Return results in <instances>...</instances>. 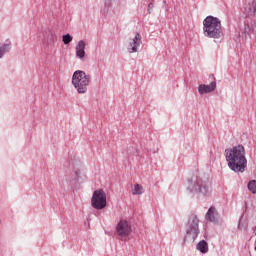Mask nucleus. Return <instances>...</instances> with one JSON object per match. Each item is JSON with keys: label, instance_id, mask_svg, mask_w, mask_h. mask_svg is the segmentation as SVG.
Segmentation results:
<instances>
[{"label": "nucleus", "instance_id": "f257e3e1", "mask_svg": "<svg viewBox=\"0 0 256 256\" xmlns=\"http://www.w3.org/2000/svg\"><path fill=\"white\" fill-rule=\"evenodd\" d=\"M225 157L231 171H234V173H245L247 158L245 157V147L243 145L226 149Z\"/></svg>", "mask_w": 256, "mask_h": 256}, {"label": "nucleus", "instance_id": "f03ea898", "mask_svg": "<svg viewBox=\"0 0 256 256\" xmlns=\"http://www.w3.org/2000/svg\"><path fill=\"white\" fill-rule=\"evenodd\" d=\"M203 33L208 39H221L223 37L221 20L214 16H207L203 20Z\"/></svg>", "mask_w": 256, "mask_h": 256}, {"label": "nucleus", "instance_id": "7ed1b4c3", "mask_svg": "<svg viewBox=\"0 0 256 256\" xmlns=\"http://www.w3.org/2000/svg\"><path fill=\"white\" fill-rule=\"evenodd\" d=\"M91 83V76L83 70H76L72 75V85L80 94L87 93V88Z\"/></svg>", "mask_w": 256, "mask_h": 256}, {"label": "nucleus", "instance_id": "20e7f679", "mask_svg": "<svg viewBox=\"0 0 256 256\" xmlns=\"http://www.w3.org/2000/svg\"><path fill=\"white\" fill-rule=\"evenodd\" d=\"M91 205L93 209H97L99 211L107 207V193H105L104 189H98L93 192Z\"/></svg>", "mask_w": 256, "mask_h": 256}, {"label": "nucleus", "instance_id": "39448f33", "mask_svg": "<svg viewBox=\"0 0 256 256\" xmlns=\"http://www.w3.org/2000/svg\"><path fill=\"white\" fill-rule=\"evenodd\" d=\"M133 229L131 228V223L127 221V219H120L116 224V235L121 237V239H125V237H129L131 235Z\"/></svg>", "mask_w": 256, "mask_h": 256}, {"label": "nucleus", "instance_id": "423d86ee", "mask_svg": "<svg viewBox=\"0 0 256 256\" xmlns=\"http://www.w3.org/2000/svg\"><path fill=\"white\" fill-rule=\"evenodd\" d=\"M188 225L187 236L192 241H195V239H197V235H199V218L195 215L190 216Z\"/></svg>", "mask_w": 256, "mask_h": 256}, {"label": "nucleus", "instance_id": "0eeeda50", "mask_svg": "<svg viewBox=\"0 0 256 256\" xmlns=\"http://www.w3.org/2000/svg\"><path fill=\"white\" fill-rule=\"evenodd\" d=\"M191 191L201 193L202 195H209V185L203 180H197L194 186H190Z\"/></svg>", "mask_w": 256, "mask_h": 256}, {"label": "nucleus", "instance_id": "6e6552de", "mask_svg": "<svg viewBox=\"0 0 256 256\" xmlns=\"http://www.w3.org/2000/svg\"><path fill=\"white\" fill-rule=\"evenodd\" d=\"M141 45V35L136 33L135 37L130 39L127 45V50L129 53H137V48Z\"/></svg>", "mask_w": 256, "mask_h": 256}, {"label": "nucleus", "instance_id": "1a4fd4ad", "mask_svg": "<svg viewBox=\"0 0 256 256\" xmlns=\"http://www.w3.org/2000/svg\"><path fill=\"white\" fill-rule=\"evenodd\" d=\"M215 89H217V82H211L209 85H199L198 87V93L200 95H205V93H213V91H215Z\"/></svg>", "mask_w": 256, "mask_h": 256}, {"label": "nucleus", "instance_id": "9d476101", "mask_svg": "<svg viewBox=\"0 0 256 256\" xmlns=\"http://www.w3.org/2000/svg\"><path fill=\"white\" fill-rule=\"evenodd\" d=\"M87 44H85V41L80 40L78 44L76 45V56L78 59H83L85 57V47Z\"/></svg>", "mask_w": 256, "mask_h": 256}, {"label": "nucleus", "instance_id": "9b49d317", "mask_svg": "<svg viewBox=\"0 0 256 256\" xmlns=\"http://www.w3.org/2000/svg\"><path fill=\"white\" fill-rule=\"evenodd\" d=\"M197 249L200 253H207L209 251V246L205 240H202L197 244Z\"/></svg>", "mask_w": 256, "mask_h": 256}, {"label": "nucleus", "instance_id": "f8f14e48", "mask_svg": "<svg viewBox=\"0 0 256 256\" xmlns=\"http://www.w3.org/2000/svg\"><path fill=\"white\" fill-rule=\"evenodd\" d=\"M245 11L248 13V15H256V2H250L246 6Z\"/></svg>", "mask_w": 256, "mask_h": 256}, {"label": "nucleus", "instance_id": "ddd939ff", "mask_svg": "<svg viewBox=\"0 0 256 256\" xmlns=\"http://www.w3.org/2000/svg\"><path fill=\"white\" fill-rule=\"evenodd\" d=\"M206 219H207V221H211L212 223H214V221H216V219H215V208H213V207L209 208V210L206 214Z\"/></svg>", "mask_w": 256, "mask_h": 256}, {"label": "nucleus", "instance_id": "4468645a", "mask_svg": "<svg viewBox=\"0 0 256 256\" xmlns=\"http://www.w3.org/2000/svg\"><path fill=\"white\" fill-rule=\"evenodd\" d=\"M133 195H143V187L140 184H135L132 189Z\"/></svg>", "mask_w": 256, "mask_h": 256}, {"label": "nucleus", "instance_id": "2eb2a0df", "mask_svg": "<svg viewBox=\"0 0 256 256\" xmlns=\"http://www.w3.org/2000/svg\"><path fill=\"white\" fill-rule=\"evenodd\" d=\"M5 53H9V44H4L0 46V59H3Z\"/></svg>", "mask_w": 256, "mask_h": 256}, {"label": "nucleus", "instance_id": "dca6fc26", "mask_svg": "<svg viewBox=\"0 0 256 256\" xmlns=\"http://www.w3.org/2000/svg\"><path fill=\"white\" fill-rule=\"evenodd\" d=\"M62 41H63L64 45H69V43H71V41H73V37L69 34L63 35Z\"/></svg>", "mask_w": 256, "mask_h": 256}, {"label": "nucleus", "instance_id": "f3484780", "mask_svg": "<svg viewBox=\"0 0 256 256\" xmlns=\"http://www.w3.org/2000/svg\"><path fill=\"white\" fill-rule=\"evenodd\" d=\"M248 189H249V191H251V193H256V181L255 180H251L248 183Z\"/></svg>", "mask_w": 256, "mask_h": 256}, {"label": "nucleus", "instance_id": "a211bd4d", "mask_svg": "<svg viewBox=\"0 0 256 256\" xmlns=\"http://www.w3.org/2000/svg\"><path fill=\"white\" fill-rule=\"evenodd\" d=\"M155 7V5L153 4V2H150L148 5V13L151 14V11H153V8Z\"/></svg>", "mask_w": 256, "mask_h": 256}, {"label": "nucleus", "instance_id": "6ab92c4d", "mask_svg": "<svg viewBox=\"0 0 256 256\" xmlns=\"http://www.w3.org/2000/svg\"><path fill=\"white\" fill-rule=\"evenodd\" d=\"M245 33H251V28H249V26L245 27Z\"/></svg>", "mask_w": 256, "mask_h": 256}]
</instances>
